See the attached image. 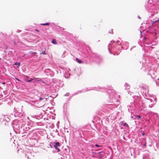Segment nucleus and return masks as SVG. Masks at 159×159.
Returning a JSON list of instances; mask_svg holds the SVG:
<instances>
[{"instance_id":"obj_1","label":"nucleus","mask_w":159,"mask_h":159,"mask_svg":"<svg viewBox=\"0 0 159 159\" xmlns=\"http://www.w3.org/2000/svg\"><path fill=\"white\" fill-rule=\"evenodd\" d=\"M54 143L55 144L54 145V147H55V149L57 150L58 152H59L60 150L58 147L60 146V143L58 142Z\"/></svg>"},{"instance_id":"obj_2","label":"nucleus","mask_w":159,"mask_h":159,"mask_svg":"<svg viewBox=\"0 0 159 159\" xmlns=\"http://www.w3.org/2000/svg\"><path fill=\"white\" fill-rule=\"evenodd\" d=\"M104 155V153L103 152H100L99 153V154L98 156V158L100 159H101Z\"/></svg>"},{"instance_id":"obj_3","label":"nucleus","mask_w":159,"mask_h":159,"mask_svg":"<svg viewBox=\"0 0 159 159\" xmlns=\"http://www.w3.org/2000/svg\"><path fill=\"white\" fill-rule=\"evenodd\" d=\"M75 59H76V61L78 63H79L80 64H81V63H82V61L81 60H79L78 58H76Z\"/></svg>"},{"instance_id":"obj_4","label":"nucleus","mask_w":159,"mask_h":159,"mask_svg":"<svg viewBox=\"0 0 159 159\" xmlns=\"http://www.w3.org/2000/svg\"><path fill=\"white\" fill-rule=\"evenodd\" d=\"M52 42L53 44H57L56 40L55 39H52Z\"/></svg>"},{"instance_id":"obj_5","label":"nucleus","mask_w":159,"mask_h":159,"mask_svg":"<svg viewBox=\"0 0 159 159\" xmlns=\"http://www.w3.org/2000/svg\"><path fill=\"white\" fill-rule=\"evenodd\" d=\"M20 63H18V62H17L15 63L14 64V65L16 66L18 68L20 66Z\"/></svg>"},{"instance_id":"obj_6","label":"nucleus","mask_w":159,"mask_h":159,"mask_svg":"<svg viewBox=\"0 0 159 159\" xmlns=\"http://www.w3.org/2000/svg\"><path fill=\"white\" fill-rule=\"evenodd\" d=\"M49 23H47L44 24H41V25H49Z\"/></svg>"},{"instance_id":"obj_7","label":"nucleus","mask_w":159,"mask_h":159,"mask_svg":"<svg viewBox=\"0 0 159 159\" xmlns=\"http://www.w3.org/2000/svg\"><path fill=\"white\" fill-rule=\"evenodd\" d=\"M62 153H63L62 154V156L63 157H66V156L67 155V154L65 152H63H63H62Z\"/></svg>"},{"instance_id":"obj_8","label":"nucleus","mask_w":159,"mask_h":159,"mask_svg":"<svg viewBox=\"0 0 159 159\" xmlns=\"http://www.w3.org/2000/svg\"><path fill=\"white\" fill-rule=\"evenodd\" d=\"M34 80V79H31L30 80H25L27 82H30L32 81V80Z\"/></svg>"},{"instance_id":"obj_9","label":"nucleus","mask_w":159,"mask_h":159,"mask_svg":"<svg viewBox=\"0 0 159 159\" xmlns=\"http://www.w3.org/2000/svg\"><path fill=\"white\" fill-rule=\"evenodd\" d=\"M123 126H128V125L126 123H125L123 125Z\"/></svg>"},{"instance_id":"obj_10","label":"nucleus","mask_w":159,"mask_h":159,"mask_svg":"<svg viewBox=\"0 0 159 159\" xmlns=\"http://www.w3.org/2000/svg\"><path fill=\"white\" fill-rule=\"evenodd\" d=\"M95 146L97 147H100V146H99V145L97 144H96Z\"/></svg>"},{"instance_id":"obj_11","label":"nucleus","mask_w":159,"mask_h":159,"mask_svg":"<svg viewBox=\"0 0 159 159\" xmlns=\"http://www.w3.org/2000/svg\"><path fill=\"white\" fill-rule=\"evenodd\" d=\"M139 117V119L141 118V116H137L136 117Z\"/></svg>"},{"instance_id":"obj_12","label":"nucleus","mask_w":159,"mask_h":159,"mask_svg":"<svg viewBox=\"0 0 159 159\" xmlns=\"http://www.w3.org/2000/svg\"><path fill=\"white\" fill-rule=\"evenodd\" d=\"M159 21V18L158 19V20H155V21H154V22H158Z\"/></svg>"},{"instance_id":"obj_13","label":"nucleus","mask_w":159,"mask_h":159,"mask_svg":"<svg viewBox=\"0 0 159 159\" xmlns=\"http://www.w3.org/2000/svg\"><path fill=\"white\" fill-rule=\"evenodd\" d=\"M142 134L143 135H144V133L143 132L142 133Z\"/></svg>"},{"instance_id":"obj_14","label":"nucleus","mask_w":159,"mask_h":159,"mask_svg":"<svg viewBox=\"0 0 159 159\" xmlns=\"http://www.w3.org/2000/svg\"><path fill=\"white\" fill-rule=\"evenodd\" d=\"M43 99V98L40 97L39 98V100H42Z\"/></svg>"},{"instance_id":"obj_15","label":"nucleus","mask_w":159,"mask_h":159,"mask_svg":"<svg viewBox=\"0 0 159 159\" xmlns=\"http://www.w3.org/2000/svg\"><path fill=\"white\" fill-rule=\"evenodd\" d=\"M14 44L15 45H16V43L15 41H14Z\"/></svg>"},{"instance_id":"obj_16","label":"nucleus","mask_w":159,"mask_h":159,"mask_svg":"<svg viewBox=\"0 0 159 159\" xmlns=\"http://www.w3.org/2000/svg\"><path fill=\"white\" fill-rule=\"evenodd\" d=\"M16 79L17 80H18V81H20V80H19V79H18L16 78Z\"/></svg>"},{"instance_id":"obj_17","label":"nucleus","mask_w":159,"mask_h":159,"mask_svg":"<svg viewBox=\"0 0 159 159\" xmlns=\"http://www.w3.org/2000/svg\"><path fill=\"white\" fill-rule=\"evenodd\" d=\"M2 84H5V82H3V83H2Z\"/></svg>"},{"instance_id":"obj_18","label":"nucleus","mask_w":159,"mask_h":159,"mask_svg":"<svg viewBox=\"0 0 159 159\" xmlns=\"http://www.w3.org/2000/svg\"><path fill=\"white\" fill-rule=\"evenodd\" d=\"M50 147L51 148H52V145H50Z\"/></svg>"},{"instance_id":"obj_19","label":"nucleus","mask_w":159,"mask_h":159,"mask_svg":"<svg viewBox=\"0 0 159 159\" xmlns=\"http://www.w3.org/2000/svg\"><path fill=\"white\" fill-rule=\"evenodd\" d=\"M36 30V31H38V30Z\"/></svg>"},{"instance_id":"obj_20","label":"nucleus","mask_w":159,"mask_h":159,"mask_svg":"<svg viewBox=\"0 0 159 159\" xmlns=\"http://www.w3.org/2000/svg\"><path fill=\"white\" fill-rule=\"evenodd\" d=\"M144 146H146V144H144Z\"/></svg>"}]
</instances>
